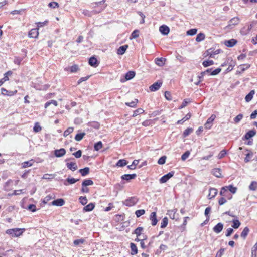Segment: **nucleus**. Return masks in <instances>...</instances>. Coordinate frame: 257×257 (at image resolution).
<instances>
[{
    "instance_id": "1",
    "label": "nucleus",
    "mask_w": 257,
    "mask_h": 257,
    "mask_svg": "<svg viewBox=\"0 0 257 257\" xmlns=\"http://www.w3.org/2000/svg\"><path fill=\"white\" fill-rule=\"evenodd\" d=\"M24 230V229H21L20 228L9 229L7 230L6 233L13 237H18L22 234Z\"/></svg>"
},
{
    "instance_id": "2",
    "label": "nucleus",
    "mask_w": 257,
    "mask_h": 257,
    "mask_svg": "<svg viewBox=\"0 0 257 257\" xmlns=\"http://www.w3.org/2000/svg\"><path fill=\"white\" fill-rule=\"evenodd\" d=\"M135 72L133 71H130L125 74L124 77H121L120 81L123 83L127 80L132 79L135 77Z\"/></svg>"
},
{
    "instance_id": "3",
    "label": "nucleus",
    "mask_w": 257,
    "mask_h": 257,
    "mask_svg": "<svg viewBox=\"0 0 257 257\" xmlns=\"http://www.w3.org/2000/svg\"><path fill=\"white\" fill-rule=\"evenodd\" d=\"M220 50L217 49L215 51H213L212 49L207 50L204 54L205 57L209 56L211 58H214L216 54H218L220 53Z\"/></svg>"
},
{
    "instance_id": "4",
    "label": "nucleus",
    "mask_w": 257,
    "mask_h": 257,
    "mask_svg": "<svg viewBox=\"0 0 257 257\" xmlns=\"http://www.w3.org/2000/svg\"><path fill=\"white\" fill-rule=\"evenodd\" d=\"M138 201V199L136 197H131L125 200L124 204L127 206H132L135 205Z\"/></svg>"
},
{
    "instance_id": "5",
    "label": "nucleus",
    "mask_w": 257,
    "mask_h": 257,
    "mask_svg": "<svg viewBox=\"0 0 257 257\" xmlns=\"http://www.w3.org/2000/svg\"><path fill=\"white\" fill-rule=\"evenodd\" d=\"M174 174V172L171 171L168 174L164 175L160 179V183H166L169 179H170Z\"/></svg>"
},
{
    "instance_id": "6",
    "label": "nucleus",
    "mask_w": 257,
    "mask_h": 257,
    "mask_svg": "<svg viewBox=\"0 0 257 257\" xmlns=\"http://www.w3.org/2000/svg\"><path fill=\"white\" fill-rule=\"evenodd\" d=\"M216 118V116L214 114H212L211 116L207 119L206 122L204 124V127L206 129H210L212 125V122Z\"/></svg>"
},
{
    "instance_id": "7",
    "label": "nucleus",
    "mask_w": 257,
    "mask_h": 257,
    "mask_svg": "<svg viewBox=\"0 0 257 257\" xmlns=\"http://www.w3.org/2000/svg\"><path fill=\"white\" fill-rule=\"evenodd\" d=\"M162 83L161 82H156L151 85L149 89L151 91H155L158 90L161 86Z\"/></svg>"
},
{
    "instance_id": "8",
    "label": "nucleus",
    "mask_w": 257,
    "mask_h": 257,
    "mask_svg": "<svg viewBox=\"0 0 257 257\" xmlns=\"http://www.w3.org/2000/svg\"><path fill=\"white\" fill-rule=\"evenodd\" d=\"M39 35L38 29L35 28L31 29L29 32L28 36L30 38H36Z\"/></svg>"
},
{
    "instance_id": "9",
    "label": "nucleus",
    "mask_w": 257,
    "mask_h": 257,
    "mask_svg": "<svg viewBox=\"0 0 257 257\" xmlns=\"http://www.w3.org/2000/svg\"><path fill=\"white\" fill-rule=\"evenodd\" d=\"M223 228V224L222 223H218L213 227V230L215 233L218 234L221 232Z\"/></svg>"
},
{
    "instance_id": "10",
    "label": "nucleus",
    "mask_w": 257,
    "mask_h": 257,
    "mask_svg": "<svg viewBox=\"0 0 257 257\" xmlns=\"http://www.w3.org/2000/svg\"><path fill=\"white\" fill-rule=\"evenodd\" d=\"M160 32L164 35H167L170 31L169 28L166 25H162L159 28Z\"/></svg>"
},
{
    "instance_id": "11",
    "label": "nucleus",
    "mask_w": 257,
    "mask_h": 257,
    "mask_svg": "<svg viewBox=\"0 0 257 257\" xmlns=\"http://www.w3.org/2000/svg\"><path fill=\"white\" fill-rule=\"evenodd\" d=\"M218 193V191L216 189L214 188H211L209 189V193L208 195V198L209 199H211L212 198L215 197Z\"/></svg>"
},
{
    "instance_id": "12",
    "label": "nucleus",
    "mask_w": 257,
    "mask_h": 257,
    "mask_svg": "<svg viewBox=\"0 0 257 257\" xmlns=\"http://www.w3.org/2000/svg\"><path fill=\"white\" fill-rule=\"evenodd\" d=\"M137 176V175L136 174H124L122 176H121V178L122 180H125L127 181H129L130 180L132 179H135Z\"/></svg>"
},
{
    "instance_id": "13",
    "label": "nucleus",
    "mask_w": 257,
    "mask_h": 257,
    "mask_svg": "<svg viewBox=\"0 0 257 257\" xmlns=\"http://www.w3.org/2000/svg\"><path fill=\"white\" fill-rule=\"evenodd\" d=\"M66 150L63 148H61L59 150H56L54 152V154L57 157H61L64 156Z\"/></svg>"
},
{
    "instance_id": "14",
    "label": "nucleus",
    "mask_w": 257,
    "mask_h": 257,
    "mask_svg": "<svg viewBox=\"0 0 257 257\" xmlns=\"http://www.w3.org/2000/svg\"><path fill=\"white\" fill-rule=\"evenodd\" d=\"M66 166L69 169L72 171L76 170L78 168L77 165L75 162H68L66 163Z\"/></svg>"
},
{
    "instance_id": "15",
    "label": "nucleus",
    "mask_w": 257,
    "mask_h": 257,
    "mask_svg": "<svg viewBox=\"0 0 257 257\" xmlns=\"http://www.w3.org/2000/svg\"><path fill=\"white\" fill-rule=\"evenodd\" d=\"M65 203V201L63 199H58L53 201L51 204L57 206H62Z\"/></svg>"
},
{
    "instance_id": "16",
    "label": "nucleus",
    "mask_w": 257,
    "mask_h": 257,
    "mask_svg": "<svg viewBox=\"0 0 257 257\" xmlns=\"http://www.w3.org/2000/svg\"><path fill=\"white\" fill-rule=\"evenodd\" d=\"M237 43V41L234 39L226 40L224 42V44L228 47H232Z\"/></svg>"
},
{
    "instance_id": "17",
    "label": "nucleus",
    "mask_w": 257,
    "mask_h": 257,
    "mask_svg": "<svg viewBox=\"0 0 257 257\" xmlns=\"http://www.w3.org/2000/svg\"><path fill=\"white\" fill-rule=\"evenodd\" d=\"M89 64L93 67H96L98 65V61L94 56H92L89 60Z\"/></svg>"
},
{
    "instance_id": "18",
    "label": "nucleus",
    "mask_w": 257,
    "mask_h": 257,
    "mask_svg": "<svg viewBox=\"0 0 257 257\" xmlns=\"http://www.w3.org/2000/svg\"><path fill=\"white\" fill-rule=\"evenodd\" d=\"M150 219L152 221V225L155 226L157 223V219L156 218V213L155 212H152L150 215Z\"/></svg>"
},
{
    "instance_id": "19",
    "label": "nucleus",
    "mask_w": 257,
    "mask_h": 257,
    "mask_svg": "<svg viewBox=\"0 0 257 257\" xmlns=\"http://www.w3.org/2000/svg\"><path fill=\"white\" fill-rule=\"evenodd\" d=\"M128 48L127 45H124L123 46H120L117 51V53L118 55H122L126 51L127 48Z\"/></svg>"
},
{
    "instance_id": "20",
    "label": "nucleus",
    "mask_w": 257,
    "mask_h": 257,
    "mask_svg": "<svg viewBox=\"0 0 257 257\" xmlns=\"http://www.w3.org/2000/svg\"><path fill=\"white\" fill-rule=\"evenodd\" d=\"M256 134V132L254 130H250L246 133L244 136V139L245 140H248L250 138L253 137Z\"/></svg>"
},
{
    "instance_id": "21",
    "label": "nucleus",
    "mask_w": 257,
    "mask_h": 257,
    "mask_svg": "<svg viewBox=\"0 0 257 257\" xmlns=\"http://www.w3.org/2000/svg\"><path fill=\"white\" fill-rule=\"evenodd\" d=\"M239 22V19L238 17H234L231 19L229 22V26H235L238 24Z\"/></svg>"
},
{
    "instance_id": "22",
    "label": "nucleus",
    "mask_w": 257,
    "mask_h": 257,
    "mask_svg": "<svg viewBox=\"0 0 257 257\" xmlns=\"http://www.w3.org/2000/svg\"><path fill=\"white\" fill-rule=\"evenodd\" d=\"M212 173L216 177L220 178L221 176V170L219 168H214L212 170Z\"/></svg>"
},
{
    "instance_id": "23",
    "label": "nucleus",
    "mask_w": 257,
    "mask_h": 257,
    "mask_svg": "<svg viewBox=\"0 0 257 257\" xmlns=\"http://www.w3.org/2000/svg\"><path fill=\"white\" fill-rule=\"evenodd\" d=\"M255 93L254 90L250 91V92L245 96V99L246 102H249L253 98V95Z\"/></svg>"
},
{
    "instance_id": "24",
    "label": "nucleus",
    "mask_w": 257,
    "mask_h": 257,
    "mask_svg": "<svg viewBox=\"0 0 257 257\" xmlns=\"http://www.w3.org/2000/svg\"><path fill=\"white\" fill-rule=\"evenodd\" d=\"M165 60V59L163 58H157L155 59V63L157 65L162 66L164 65Z\"/></svg>"
},
{
    "instance_id": "25",
    "label": "nucleus",
    "mask_w": 257,
    "mask_h": 257,
    "mask_svg": "<svg viewBox=\"0 0 257 257\" xmlns=\"http://www.w3.org/2000/svg\"><path fill=\"white\" fill-rule=\"evenodd\" d=\"M79 172L81 174L82 176H85L89 174V168L88 167H85L83 169H80Z\"/></svg>"
},
{
    "instance_id": "26",
    "label": "nucleus",
    "mask_w": 257,
    "mask_h": 257,
    "mask_svg": "<svg viewBox=\"0 0 257 257\" xmlns=\"http://www.w3.org/2000/svg\"><path fill=\"white\" fill-rule=\"evenodd\" d=\"M176 212V209L168 210L167 212V215H168L171 219H174L175 218V214Z\"/></svg>"
},
{
    "instance_id": "27",
    "label": "nucleus",
    "mask_w": 257,
    "mask_h": 257,
    "mask_svg": "<svg viewBox=\"0 0 257 257\" xmlns=\"http://www.w3.org/2000/svg\"><path fill=\"white\" fill-rule=\"evenodd\" d=\"M130 247L131 249V254L132 255L137 254L138 252V250L136 245L134 243H131L130 244Z\"/></svg>"
},
{
    "instance_id": "28",
    "label": "nucleus",
    "mask_w": 257,
    "mask_h": 257,
    "mask_svg": "<svg viewBox=\"0 0 257 257\" xmlns=\"http://www.w3.org/2000/svg\"><path fill=\"white\" fill-rule=\"evenodd\" d=\"M249 232V229L247 227H245L241 233V237L245 239Z\"/></svg>"
},
{
    "instance_id": "29",
    "label": "nucleus",
    "mask_w": 257,
    "mask_h": 257,
    "mask_svg": "<svg viewBox=\"0 0 257 257\" xmlns=\"http://www.w3.org/2000/svg\"><path fill=\"white\" fill-rule=\"evenodd\" d=\"M94 204L92 203H91L85 206L83 208V210L85 211H90L94 209Z\"/></svg>"
},
{
    "instance_id": "30",
    "label": "nucleus",
    "mask_w": 257,
    "mask_h": 257,
    "mask_svg": "<svg viewBox=\"0 0 257 257\" xmlns=\"http://www.w3.org/2000/svg\"><path fill=\"white\" fill-rule=\"evenodd\" d=\"M85 135L86 134L84 132L78 133L75 136V140L77 141H80L81 140H82Z\"/></svg>"
},
{
    "instance_id": "31",
    "label": "nucleus",
    "mask_w": 257,
    "mask_h": 257,
    "mask_svg": "<svg viewBox=\"0 0 257 257\" xmlns=\"http://www.w3.org/2000/svg\"><path fill=\"white\" fill-rule=\"evenodd\" d=\"M127 164V162L126 160L124 159L119 160L117 163L116 164V166L118 167H123L126 165Z\"/></svg>"
},
{
    "instance_id": "32",
    "label": "nucleus",
    "mask_w": 257,
    "mask_h": 257,
    "mask_svg": "<svg viewBox=\"0 0 257 257\" xmlns=\"http://www.w3.org/2000/svg\"><path fill=\"white\" fill-rule=\"evenodd\" d=\"M249 189L251 191H256L257 190V182L252 181L249 186Z\"/></svg>"
},
{
    "instance_id": "33",
    "label": "nucleus",
    "mask_w": 257,
    "mask_h": 257,
    "mask_svg": "<svg viewBox=\"0 0 257 257\" xmlns=\"http://www.w3.org/2000/svg\"><path fill=\"white\" fill-rule=\"evenodd\" d=\"M205 37V36L204 33H200L197 35L196 38V41L197 42H201V41H203V40H204Z\"/></svg>"
},
{
    "instance_id": "34",
    "label": "nucleus",
    "mask_w": 257,
    "mask_h": 257,
    "mask_svg": "<svg viewBox=\"0 0 257 257\" xmlns=\"http://www.w3.org/2000/svg\"><path fill=\"white\" fill-rule=\"evenodd\" d=\"M93 184V181L90 179H86L82 182V187H86L87 186L92 185Z\"/></svg>"
},
{
    "instance_id": "35",
    "label": "nucleus",
    "mask_w": 257,
    "mask_h": 257,
    "mask_svg": "<svg viewBox=\"0 0 257 257\" xmlns=\"http://www.w3.org/2000/svg\"><path fill=\"white\" fill-rule=\"evenodd\" d=\"M51 104H53V105H54L55 106H57L58 105L57 102L56 100H50L49 101L47 102L45 104V108H47Z\"/></svg>"
},
{
    "instance_id": "36",
    "label": "nucleus",
    "mask_w": 257,
    "mask_h": 257,
    "mask_svg": "<svg viewBox=\"0 0 257 257\" xmlns=\"http://www.w3.org/2000/svg\"><path fill=\"white\" fill-rule=\"evenodd\" d=\"M233 224L232 227L234 229H237L240 226L241 223L237 219H235L232 221Z\"/></svg>"
},
{
    "instance_id": "37",
    "label": "nucleus",
    "mask_w": 257,
    "mask_h": 257,
    "mask_svg": "<svg viewBox=\"0 0 257 257\" xmlns=\"http://www.w3.org/2000/svg\"><path fill=\"white\" fill-rule=\"evenodd\" d=\"M214 63L213 60H206L203 62L202 64L204 67H207L208 66L213 65Z\"/></svg>"
},
{
    "instance_id": "38",
    "label": "nucleus",
    "mask_w": 257,
    "mask_h": 257,
    "mask_svg": "<svg viewBox=\"0 0 257 257\" xmlns=\"http://www.w3.org/2000/svg\"><path fill=\"white\" fill-rule=\"evenodd\" d=\"M225 187L227 188V191L229 190L232 193L234 194L236 193L237 190V188L234 187L232 185H230L229 186H225Z\"/></svg>"
},
{
    "instance_id": "39",
    "label": "nucleus",
    "mask_w": 257,
    "mask_h": 257,
    "mask_svg": "<svg viewBox=\"0 0 257 257\" xmlns=\"http://www.w3.org/2000/svg\"><path fill=\"white\" fill-rule=\"evenodd\" d=\"M74 130L73 127H69L66 130H65L64 132L63 136L65 137L68 136L70 134L73 132Z\"/></svg>"
},
{
    "instance_id": "40",
    "label": "nucleus",
    "mask_w": 257,
    "mask_h": 257,
    "mask_svg": "<svg viewBox=\"0 0 257 257\" xmlns=\"http://www.w3.org/2000/svg\"><path fill=\"white\" fill-rule=\"evenodd\" d=\"M33 160L24 162L22 164V168H25L31 166L33 165Z\"/></svg>"
},
{
    "instance_id": "41",
    "label": "nucleus",
    "mask_w": 257,
    "mask_h": 257,
    "mask_svg": "<svg viewBox=\"0 0 257 257\" xmlns=\"http://www.w3.org/2000/svg\"><path fill=\"white\" fill-rule=\"evenodd\" d=\"M95 151H98L102 147V143L101 141H99L95 143L94 146Z\"/></svg>"
},
{
    "instance_id": "42",
    "label": "nucleus",
    "mask_w": 257,
    "mask_h": 257,
    "mask_svg": "<svg viewBox=\"0 0 257 257\" xmlns=\"http://www.w3.org/2000/svg\"><path fill=\"white\" fill-rule=\"evenodd\" d=\"M252 156H253V153L252 152H251V151H249V152L246 155V157L244 159V161L246 163L250 161V160L251 159V158H252Z\"/></svg>"
},
{
    "instance_id": "43",
    "label": "nucleus",
    "mask_w": 257,
    "mask_h": 257,
    "mask_svg": "<svg viewBox=\"0 0 257 257\" xmlns=\"http://www.w3.org/2000/svg\"><path fill=\"white\" fill-rule=\"evenodd\" d=\"M68 69H69L68 68H65V70L66 71H68ZM69 69H70L71 72L74 73V72H76L77 71V70L78 69V67L77 65H74L72 66Z\"/></svg>"
},
{
    "instance_id": "44",
    "label": "nucleus",
    "mask_w": 257,
    "mask_h": 257,
    "mask_svg": "<svg viewBox=\"0 0 257 257\" xmlns=\"http://www.w3.org/2000/svg\"><path fill=\"white\" fill-rule=\"evenodd\" d=\"M138 99H135L134 100V101H132L131 102H126L125 104L126 105H127L130 107H134L136 105L137 103H138Z\"/></svg>"
},
{
    "instance_id": "45",
    "label": "nucleus",
    "mask_w": 257,
    "mask_h": 257,
    "mask_svg": "<svg viewBox=\"0 0 257 257\" xmlns=\"http://www.w3.org/2000/svg\"><path fill=\"white\" fill-rule=\"evenodd\" d=\"M143 230V228L141 227H139L137 228L135 231L134 233L137 235V237L140 236L141 234L142 231Z\"/></svg>"
},
{
    "instance_id": "46",
    "label": "nucleus",
    "mask_w": 257,
    "mask_h": 257,
    "mask_svg": "<svg viewBox=\"0 0 257 257\" xmlns=\"http://www.w3.org/2000/svg\"><path fill=\"white\" fill-rule=\"evenodd\" d=\"M145 213V210L144 209L138 210L135 212V214L137 217H139L141 216L144 214Z\"/></svg>"
},
{
    "instance_id": "47",
    "label": "nucleus",
    "mask_w": 257,
    "mask_h": 257,
    "mask_svg": "<svg viewBox=\"0 0 257 257\" xmlns=\"http://www.w3.org/2000/svg\"><path fill=\"white\" fill-rule=\"evenodd\" d=\"M167 224H168V219L167 217H165L163 219V220L162 221L161 227L162 228H164L166 227Z\"/></svg>"
},
{
    "instance_id": "48",
    "label": "nucleus",
    "mask_w": 257,
    "mask_h": 257,
    "mask_svg": "<svg viewBox=\"0 0 257 257\" xmlns=\"http://www.w3.org/2000/svg\"><path fill=\"white\" fill-rule=\"evenodd\" d=\"M227 193V188L225 187H222L220 192V195L222 196H226Z\"/></svg>"
},
{
    "instance_id": "49",
    "label": "nucleus",
    "mask_w": 257,
    "mask_h": 257,
    "mask_svg": "<svg viewBox=\"0 0 257 257\" xmlns=\"http://www.w3.org/2000/svg\"><path fill=\"white\" fill-rule=\"evenodd\" d=\"M190 102V101L189 99H184V101H183V102L182 103L181 105H180V106L179 107V109H182L183 108L185 107Z\"/></svg>"
},
{
    "instance_id": "50",
    "label": "nucleus",
    "mask_w": 257,
    "mask_h": 257,
    "mask_svg": "<svg viewBox=\"0 0 257 257\" xmlns=\"http://www.w3.org/2000/svg\"><path fill=\"white\" fill-rule=\"evenodd\" d=\"M243 117V116L242 114H238L234 118V122L236 123H238L242 119Z\"/></svg>"
},
{
    "instance_id": "51",
    "label": "nucleus",
    "mask_w": 257,
    "mask_h": 257,
    "mask_svg": "<svg viewBox=\"0 0 257 257\" xmlns=\"http://www.w3.org/2000/svg\"><path fill=\"white\" fill-rule=\"evenodd\" d=\"M166 156H163L161 157L158 161V163L160 165H163L165 163L166 160Z\"/></svg>"
},
{
    "instance_id": "52",
    "label": "nucleus",
    "mask_w": 257,
    "mask_h": 257,
    "mask_svg": "<svg viewBox=\"0 0 257 257\" xmlns=\"http://www.w3.org/2000/svg\"><path fill=\"white\" fill-rule=\"evenodd\" d=\"M197 30L196 29H191L187 31V34L190 36H193L196 34Z\"/></svg>"
},
{
    "instance_id": "53",
    "label": "nucleus",
    "mask_w": 257,
    "mask_h": 257,
    "mask_svg": "<svg viewBox=\"0 0 257 257\" xmlns=\"http://www.w3.org/2000/svg\"><path fill=\"white\" fill-rule=\"evenodd\" d=\"M193 132V129L192 128H188L186 129L183 132V136L184 137L188 136L191 133Z\"/></svg>"
},
{
    "instance_id": "54",
    "label": "nucleus",
    "mask_w": 257,
    "mask_h": 257,
    "mask_svg": "<svg viewBox=\"0 0 257 257\" xmlns=\"http://www.w3.org/2000/svg\"><path fill=\"white\" fill-rule=\"evenodd\" d=\"M190 152L189 151H186L181 156V159L183 161H185L190 155Z\"/></svg>"
},
{
    "instance_id": "55",
    "label": "nucleus",
    "mask_w": 257,
    "mask_h": 257,
    "mask_svg": "<svg viewBox=\"0 0 257 257\" xmlns=\"http://www.w3.org/2000/svg\"><path fill=\"white\" fill-rule=\"evenodd\" d=\"M85 242V239H77V240H75L74 241V244L76 246L77 245H78L80 244H83L84 242Z\"/></svg>"
},
{
    "instance_id": "56",
    "label": "nucleus",
    "mask_w": 257,
    "mask_h": 257,
    "mask_svg": "<svg viewBox=\"0 0 257 257\" xmlns=\"http://www.w3.org/2000/svg\"><path fill=\"white\" fill-rule=\"evenodd\" d=\"M139 31L138 30H134L132 34H131V38H136L139 37Z\"/></svg>"
},
{
    "instance_id": "57",
    "label": "nucleus",
    "mask_w": 257,
    "mask_h": 257,
    "mask_svg": "<svg viewBox=\"0 0 257 257\" xmlns=\"http://www.w3.org/2000/svg\"><path fill=\"white\" fill-rule=\"evenodd\" d=\"M144 110L142 108H139L138 109H137L136 111H135L134 112V113H133V117H135L138 114H142L144 112Z\"/></svg>"
},
{
    "instance_id": "58",
    "label": "nucleus",
    "mask_w": 257,
    "mask_h": 257,
    "mask_svg": "<svg viewBox=\"0 0 257 257\" xmlns=\"http://www.w3.org/2000/svg\"><path fill=\"white\" fill-rule=\"evenodd\" d=\"M79 181V179H75L73 178H67L66 180V182H67L70 184H74L77 181Z\"/></svg>"
},
{
    "instance_id": "59",
    "label": "nucleus",
    "mask_w": 257,
    "mask_h": 257,
    "mask_svg": "<svg viewBox=\"0 0 257 257\" xmlns=\"http://www.w3.org/2000/svg\"><path fill=\"white\" fill-rule=\"evenodd\" d=\"M123 218L122 215H117L115 216V220L117 222H121L123 220Z\"/></svg>"
},
{
    "instance_id": "60",
    "label": "nucleus",
    "mask_w": 257,
    "mask_h": 257,
    "mask_svg": "<svg viewBox=\"0 0 257 257\" xmlns=\"http://www.w3.org/2000/svg\"><path fill=\"white\" fill-rule=\"evenodd\" d=\"M79 200H80V203L83 205L86 204L87 202V199L86 197L81 196L79 198Z\"/></svg>"
},
{
    "instance_id": "61",
    "label": "nucleus",
    "mask_w": 257,
    "mask_h": 257,
    "mask_svg": "<svg viewBox=\"0 0 257 257\" xmlns=\"http://www.w3.org/2000/svg\"><path fill=\"white\" fill-rule=\"evenodd\" d=\"M41 130V127L36 123L33 127V131L35 132H39Z\"/></svg>"
},
{
    "instance_id": "62",
    "label": "nucleus",
    "mask_w": 257,
    "mask_h": 257,
    "mask_svg": "<svg viewBox=\"0 0 257 257\" xmlns=\"http://www.w3.org/2000/svg\"><path fill=\"white\" fill-rule=\"evenodd\" d=\"M221 71V68H218L214 70H213L211 72L210 75H216L219 73L220 71Z\"/></svg>"
},
{
    "instance_id": "63",
    "label": "nucleus",
    "mask_w": 257,
    "mask_h": 257,
    "mask_svg": "<svg viewBox=\"0 0 257 257\" xmlns=\"http://www.w3.org/2000/svg\"><path fill=\"white\" fill-rule=\"evenodd\" d=\"M226 154V152L225 150H222L218 155V159H221L223 158Z\"/></svg>"
},
{
    "instance_id": "64",
    "label": "nucleus",
    "mask_w": 257,
    "mask_h": 257,
    "mask_svg": "<svg viewBox=\"0 0 257 257\" xmlns=\"http://www.w3.org/2000/svg\"><path fill=\"white\" fill-rule=\"evenodd\" d=\"M36 207L34 204H30L28 206L27 209L32 212H35L36 210Z\"/></svg>"
}]
</instances>
